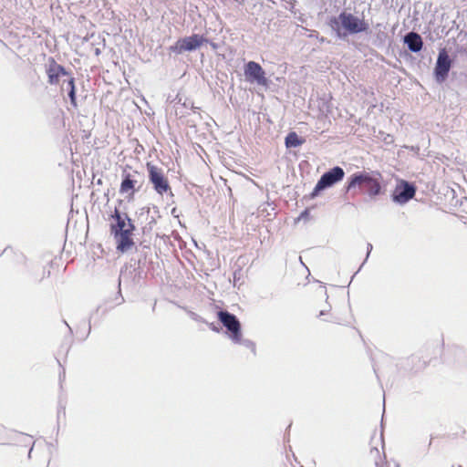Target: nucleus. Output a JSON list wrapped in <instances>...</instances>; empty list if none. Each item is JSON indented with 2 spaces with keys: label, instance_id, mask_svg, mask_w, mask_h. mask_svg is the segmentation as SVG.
Masks as SVG:
<instances>
[{
  "label": "nucleus",
  "instance_id": "10",
  "mask_svg": "<svg viewBox=\"0 0 467 467\" xmlns=\"http://www.w3.org/2000/svg\"><path fill=\"white\" fill-rule=\"evenodd\" d=\"M134 230L135 227L130 226V229H127L126 231L112 234L116 241V248L119 252L125 253L131 249V247L134 245V241L132 238Z\"/></svg>",
  "mask_w": 467,
  "mask_h": 467
},
{
  "label": "nucleus",
  "instance_id": "16",
  "mask_svg": "<svg viewBox=\"0 0 467 467\" xmlns=\"http://www.w3.org/2000/svg\"><path fill=\"white\" fill-rule=\"evenodd\" d=\"M67 86L69 88L68 97L70 99V102L74 107H77V98H76V87H75V79L74 78H70L67 81Z\"/></svg>",
  "mask_w": 467,
  "mask_h": 467
},
{
  "label": "nucleus",
  "instance_id": "14",
  "mask_svg": "<svg viewBox=\"0 0 467 467\" xmlns=\"http://www.w3.org/2000/svg\"><path fill=\"white\" fill-rule=\"evenodd\" d=\"M404 41L412 52H419L422 48L423 42L421 36L417 33H409L405 36Z\"/></svg>",
  "mask_w": 467,
  "mask_h": 467
},
{
  "label": "nucleus",
  "instance_id": "11",
  "mask_svg": "<svg viewBox=\"0 0 467 467\" xmlns=\"http://www.w3.org/2000/svg\"><path fill=\"white\" fill-rule=\"evenodd\" d=\"M416 189L405 181H401L393 192V201L399 203H405L415 195Z\"/></svg>",
  "mask_w": 467,
  "mask_h": 467
},
{
  "label": "nucleus",
  "instance_id": "15",
  "mask_svg": "<svg viewBox=\"0 0 467 467\" xmlns=\"http://www.w3.org/2000/svg\"><path fill=\"white\" fill-rule=\"evenodd\" d=\"M304 143L305 140L299 138V136L295 131L289 132L288 135L285 137V146L287 148L298 147Z\"/></svg>",
  "mask_w": 467,
  "mask_h": 467
},
{
  "label": "nucleus",
  "instance_id": "12",
  "mask_svg": "<svg viewBox=\"0 0 467 467\" xmlns=\"http://www.w3.org/2000/svg\"><path fill=\"white\" fill-rule=\"evenodd\" d=\"M47 75L48 83L50 85H57L59 82V78L67 75V72L65 67L59 65L54 58H50L49 65L47 68Z\"/></svg>",
  "mask_w": 467,
  "mask_h": 467
},
{
  "label": "nucleus",
  "instance_id": "5",
  "mask_svg": "<svg viewBox=\"0 0 467 467\" xmlns=\"http://www.w3.org/2000/svg\"><path fill=\"white\" fill-rule=\"evenodd\" d=\"M205 42H207V39L203 36L193 34L179 39L170 49L177 54H181L185 51L195 50Z\"/></svg>",
  "mask_w": 467,
  "mask_h": 467
},
{
  "label": "nucleus",
  "instance_id": "4",
  "mask_svg": "<svg viewBox=\"0 0 467 467\" xmlns=\"http://www.w3.org/2000/svg\"><path fill=\"white\" fill-rule=\"evenodd\" d=\"M345 172L342 168L337 166L324 173L314 188L312 195H317L322 190L331 187L344 178Z\"/></svg>",
  "mask_w": 467,
  "mask_h": 467
},
{
  "label": "nucleus",
  "instance_id": "1",
  "mask_svg": "<svg viewBox=\"0 0 467 467\" xmlns=\"http://www.w3.org/2000/svg\"><path fill=\"white\" fill-rule=\"evenodd\" d=\"M381 181L382 175L379 171L358 172L352 175L348 189L364 187L370 197H375L381 192Z\"/></svg>",
  "mask_w": 467,
  "mask_h": 467
},
{
  "label": "nucleus",
  "instance_id": "2",
  "mask_svg": "<svg viewBox=\"0 0 467 467\" xmlns=\"http://www.w3.org/2000/svg\"><path fill=\"white\" fill-rule=\"evenodd\" d=\"M338 20L342 27L349 34L361 33L367 31L368 28V23L351 13L342 12L338 16Z\"/></svg>",
  "mask_w": 467,
  "mask_h": 467
},
{
  "label": "nucleus",
  "instance_id": "7",
  "mask_svg": "<svg viewBox=\"0 0 467 467\" xmlns=\"http://www.w3.org/2000/svg\"><path fill=\"white\" fill-rule=\"evenodd\" d=\"M244 76L249 82H256L258 85L266 86L267 78L263 67L254 61H249L244 66Z\"/></svg>",
  "mask_w": 467,
  "mask_h": 467
},
{
  "label": "nucleus",
  "instance_id": "3",
  "mask_svg": "<svg viewBox=\"0 0 467 467\" xmlns=\"http://www.w3.org/2000/svg\"><path fill=\"white\" fill-rule=\"evenodd\" d=\"M218 319L231 333V338L234 342L239 343L242 339L241 324L236 317L227 311H219Z\"/></svg>",
  "mask_w": 467,
  "mask_h": 467
},
{
  "label": "nucleus",
  "instance_id": "8",
  "mask_svg": "<svg viewBox=\"0 0 467 467\" xmlns=\"http://www.w3.org/2000/svg\"><path fill=\"white\" fill-rule=\"evenodd\" d=\"M451 67V60L445 48L439 52L436 66L434 68L435 78L438 82H443Z\"/></svg>",
  "mask_w": 467,
  "mask_h": 467
},
{
  "label": "nucleus",
  "instance_id": "17",
  "mask_svg": "<svg viewBox=\"0 0 467 467\" xmlns=\"http://www.w3.org/2000/svg\"><path fill=\"white\" fill-rule=\"evenodd\" d=\"M374 452L379 457L380 459V462H376L377 464V467H389L387 462H385L381 457H380V453H379V451L378 449H375Z\"/></svg>",
  "mask_w": 467,
  "mask_h": 467
},
{
  "label": "nucleus",
  "instance_id": "13",
  "mask_svg": "<svg viewBox=\"0 0 467 467\" xmlns=\"http://www.w3.org/2000/svg\"><path fill=\"white\" fill-rule=\"evenodd\" d=\"M137 181L130 173L123 172V180L120 183L119 192L127 194L129 199H132L136 192Z\"/></svg>",
  "mask_w": 467,
  "mask_h": 467
},
{
  "label": "nucleus",
  "instance_id": "9",
  "mask_svg": "<svg viewBox=\"0 0 467 467\" xmlns=\"http://www.w3.org/2000/svg\"><path fill=\"white\" fill-rule=\"evenodd\" d=\"M110 219L114 221L110 223L111 234L126 231L127 229H130V227H135L128 214L121 213L118 208L114 209L110 215Z\"/></svg>",
  "mask_w": 467,
  "mask_h": 467
},
{
  "label": "nucleus",
  "instance_id": "6",
  "mask_svg": "<svg viewBox=\"0 0 467 467\" xmlns=\"http://www.w3.org/2000/svg\"><path fill=\"white\" fill-rule=\"evenodd\" d=\"M147 169L149 171V179L153 184L155 191L160 194L166 192L170 189V186L161 170L150 163H147Z\"/></svg>",
  "mask_w": 467,
  "mask_h": 467
}]
</instances>
